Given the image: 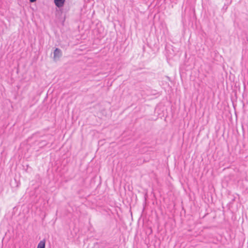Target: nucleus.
Here are the masks:
<instances>
[{"label": "nucleus", "instance_id": "nucleus-3", "mask_svg": "<svg viewBox=\"0 0 248 248\" xmlns=\"http://www.w3.org/2000/svg\"><path fill=\"white\" fill-rule=\"evenodd\" d=\"M46 245V241L45 239L41 240L40 241L39 244H38L37 248H45Z\"/></svg>", "mask_w": 248, "mask_h": 248}, {"label": "nucleus", "instance_id": "nucleus-1", "mask_svg": "<svg viewBox=\"0 0 248 248\" xmlns=\"http://www.w3.org/2000/svg\"><path fill=\"white\" fill-rule=\"evenodd\" d=\"M62 55L61 50L58 48H56L54 51V59H57L60 58Z\"/></svg>", "mask_w": 248, "mask_h": 248}, {"label": "nucleus", "instance_id": "nucleus-2", "mask_svg": "<svg viewBox=\"0 0 248 248\" xmlns=\"http://www.w3.org/2000/svg\"><path fill=\"white\" fill-rule=\"evenodd\" d=\"M65 0H54L55 5L59 8L63 6Z\"/></svg>", "mask_w": 248, "mask_h": 248}, {"label": "nucleus", "instance_id": "nucleus-4", "mask_svg": "<svg viewBox=\"0 0 248 248\" xmlns=\"http://www.w3.org/2000/svg\"><path fill=\"white\" fill-rule=\"evenodd\" d=\"M30 2H34L36 1V0H30Z\"/></svg>", "mask_w": 248, "mask_h": 248}]
</instances>
